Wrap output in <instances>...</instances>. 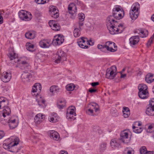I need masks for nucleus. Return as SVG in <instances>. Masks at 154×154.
<instances>
[{"label":"nucleus","instance_id":"obj_1","mask_svg":"<svg viewBox=\"0 0 154 154\" xmlns=\"http://www.w3.org/2000/svg\"><path fill=\"white\" fill-rule=\"evenodd\" d=\"M20 141L18 137L12 136L5 140V143L3 145V147L5 149L11 152L17 153L20 149V147H18Z\"/></svg>","mask_w":154,"mask_h":154},{"label":"nucleus","instance_id":"obj_2","mask_svg":"<svg viewBox=\"0 0 154 154\" xmlns=\"http://www.w3.org/2000/svg\"><path fill=\"white\" fill-rule=\"evenodd\" d=\"M120 7V6L116 5L113 9L112 15L109 16L106 19V24H108V21L112 23H116L117 21H115L114 19L119 20L122 18L124 12Z\"/></svg>","mask_w":154,"mask_h":154},{"label":"nucleus","instance_id":"obj_3","mask_svg":"<svg viewBox=\"0 0 154 154\" xmlns=\"http://www.w3.org/2000/svg\"><path fill=\"white\" fill-rule=\"evenodd\" d=\"M106 26L110 33L112 34L121 33L125 29V27L122 24H120L117 27V22L112 23L110 22H108Z\"/></svg>","mask_w":154,"mask_h":154},{"label":"nucleus","instance_id":"obj_4","mask_svg":"<svg viewBox=\"0 0 154 154\" xmlns=\"http://www.w3.org/2000/svg\"><path fill=\"white\" fill-rule=\"evenodd\" d=\"M97 48L102 51L104 52L106 49L108 51L112 52L116 51L117 49V46L115 44L112 42L108 41L106 42L104 45H98Z\"/></svg>","mask_w":154,"mask_h":154},{"label":"nucleus","instance_id":"obj_5","mask_svg":"<svg viewBox=\"0 0 154 154\" xmlns=\"http://www.w3.org/2000/svg\"><path fill=\"white\" fill-rule=\"evenodd\" d=\"M140 8V5L138 3L133 5L131 7V10L130 12V16L132 20H135L138 17L139 14L138 9Z\"/></svg>","mask_w":154,"mask_h":154},{"label":"nucleus","instance_id":"obj_6","mask_svg":"<svg viewBox=\"0 0 154 154\" xmlns=\"http://www.w3.org/2000/svg\"><path fill=\"white\" fill-rule=\"evenodd\" d=\"M117 69L116 66H113L106 70V77L109 79H112L117 74Z\"/></svg>","mask_w":154,"mask_h":154},{"label":"nucleus","instance_id":"obj_7","mask_svg":"<svg viewBox=\"0 0 154 154\" xmlns=\"http://www.w3.org/2000/svg\"><path fill=\"white\" fill-rule=\"evenodd\" d=\"M66 60V54L62 50H58L55 56V62L58 63Z\"/></svg>","mask_w":154,"mask_h":154},{"label":"nucleus","instance_id":"obj_8","mask_svg":"<svg viewBox=\"0 0 154 154\" xmlns=\"http://www.w3.org/2000/svg\"><path fill=\"white\" fill-rule=\"evenodd\" d=\"M18 15L20 19L25 21H29L32 18L31 14L24 10L20 11L18 13Z\"/></svg>","mask_w":154,"mask_h":154},{"label":"nucleus","instance_id":"obj_9","mask_svg":"<svg viewBox=\"0 0 154 154\" xmlns=\"http://www.w3.org/2000/svg\"><path fill=\"white\" fill-rule=\"evenodd\" d=\"M64 41V36L58 35L54 37L51 44L54 46L60 45Z\"/></svg>","mask_w":154,"mask_h":154},{"label":"nucleus","instance_id":"obj_10","mask_svg":"<svg viewBox=\"0 0 154 154\" xmlns=\"http://www.w3.org/2000/svg\"><path fill=\"white\" fill-rule=\"evenodd\" d=\"M32 74L31 73V71H24L21 75V78L22 81L24 82H28L32 78Z\"/></svg>","mask_w":154,"mask_h":154},{"label":"nucleus","instance_id":"obj_11","mask_svg":"<svg viewBox=\"0 0 154 154\" xmlns=\"http://www.w3.org/2000/svg\"><path fill=\"white\" fill-rule=\"evenodd\" d=\"M68 11L69 13L72 14L71 17L74 19L76 15L77 8L73 3L70 4L68 6Z\"/></svg>","mask_w":154,"mask_h":154},{"label":"nucleus","instance_id":"obj_12","mask_svg":"<svg viewBox=\"0 0 154 154\" xmlns=\"http://www.w3.org/2000/svg\"><path fill=\"white\" fill-rule=\"evenodd\" d=\"M49 13L52 17L56 18L59 17L58 10L56 7L51 6L49 8Z\"/></svg>","mask_w":154,"mask_h":154},{"label":"nucleus","instance_id":"obj_13","mask_svg":"<svg viewBox=\"0 0 154 154\" xmlns=\"http://www.w3.org/2000/svg\"><path fill=\"white\" fill-rule=\"evenodd\" d=\"M40 47L43 48H49L51 45V42L49 39H43L39 42Z\"/></svg>","mask_w":154,"mask_h":154},{"label":"nucleus","instance_id":"obj_14","mask_svg":"<svg viewBox=\"0 0 154 154\" xmlns=\"http://www.w3.org/2000/svg\"><path fill=\"white\" fill-rule=\"evenodd\" d=\"M11 78V75L10 72H5L1 76V80L4 82H9Z\"/></svg>","mask_w":154,"mask_h":154},{"label":"nucleus","instance_id":"obj_15","mask_svg":"<svg viewBox=\"0 0 154 154\" xmlns=\"http://www.w3.org/2000/svg\"><path fill=\"white\" fill-rule=\"evenodd\" d=\"M49 24L50 27L53 30L58 31L60 29V27L59 24L54 20L49 21Z\"/></svg>","mask_w":154,"mask_h":154},{"label":"nucleus","instance_id":"obj_16","mask_svg":"<svg viewBox=\"0 0 154 154\" xmlns=\"http://www.w3.org/2000/svg\"><path fill=\"white\" fill-rule=\"evenodd\" d=\"M118 140L125 144H128L130 142L131 135H120Z\"/></svg>","mask_w":154,"mask_h":154},{"label":"nucleus","instance_id":"obj_17","mask_svg":"<svg viewBox=\"0 0 154 154\" xmlns=\"http://www.w3.org/2000/svg\"><path fill=\"white\" fill-rule=\"evenodd\" d=\"M129 41L131 46L133 47L139 42V36L138 35L132 36L130 38Z\"/></svg>","mask_w":154,"mask_h":154},{"label":"nucleus","instance_id":"obj_18","mask_svg":"<svg viewBox=\"0 0 154 154\" xmlns=\"http://www.w3.org/2000/svg\"><path fill=\"white\" fill-rule=\"evenodd\" d=\"M42 89V87L40 84L39 83H36L34 85L32 90V95H35V94H33V93H36L37 91L38 92H40Z\"/></svg>","mask_w":154,"mask_h":154},{"label":"nucleus","instance_id":"obj_19","mask_svg":"<svg viewBox=\"0 0 154 154\" xmlns=\"http://www.w3.org/2000/svg\"><path fill=\"white\" fill-rule=\"evenodd\" d=\"M59 117L57 114L53 113H51L48 117L49 121L51 122H56L59 120Z\"/></svg>","mask_w":154,"mask_h":154},{"label":"nucleus","instance_id":"obj_20","mask_svg":"<svg viewBox=\"0 0 154 154\" xmlns=\"http://www.w3.org/2000/svg\"><path fill=\"white\" fill-rule=\"evenodd\" d=\"M19 62H20V65L19 66L17 65L16 67H19L20 69L22 70L26 69L29 66L28 63L25 60L23 61L20 60Z\"/></svg>","mask_w":154,"mask_h":154},{"label":"nucleus","instance_id":"obj_21","mask_svg":"<svg viewBox=\"0 0 154 154\" xmlns=\"http://www.w3.org/2000/svg\"><path fill=\"white\" fill-rule=\"evenodd\" d=\"M145 80L148 83L152 82L154 81V75L151 73H148L146 75Z\"/></svg>","mask_w":154,"mask_h":154},{"label":"nucleus","instance_id":"obj_22","mask_svg":"<svg viewBox=\"0 0 154 154\" xmlns=\"http://www.w3.org/2000/svg\"><path fill=\"white\" fill-rule=\"evenodd\" d=\"M148 91H139L138 93L140 98L144 99L147 98L148 97Z\"/></svg>","mask_w":154,"mask_h":154},{"label":"nucleus","instance_id":"obj_23","mask_svg":"<svg viewBox=\"0 0 154 154\" xmlns=\"http://www.w3.org/2000/svg\"><path fill=\"white\" fill-rule=\"evenodd\" d=\"M37 97V99H36V101L39 106L42 107H45L46 106L45 104V100L39 95Z\"/></svg>","mask_w":154,"mask_h":154},{"label":"nucleus","instance_id":"obj_24","mask_svg":"<svg viewBox=\"0 0 154 154\" xmlns=\"http://www.w3.org/2000/svg\"><path fill=\"white\" fill-rule=\"evenodd\" d=\"M146 112V114L148 116H154V107L151 106L149 104L147 108Z\"/></svg>","mask_w":154,"mask_h":154},{"label":"nucleus","instance_id":"obj_25","mask_svg":"<svg viewBox=\"0 0 154 154\" xmlns=\"http://www.w3.org/2000/svg\"><path fill=\"white\" fill-rule=\"evenodd\" d=\"M43 115L40 113L37 114L34 118L35 122L38 124H40L43 120Z\"/></svg>","mask_w":154,"mask_h":154},{"label":"nucleus","instance_id":"obj_26","mask_svg":"<svg viewBox=\"0 0 154 154\" xmlns=\"http://www.w3.org/2000/svg\"><path fill=\"white\" fill-rule=\"evenodd\" d=\"M88 107L93 110V111H94L96 112H99V109L97 105L95 103L89 104Z\"/></svg>","mask_w":154,"mask_h":154},{"label":"nucleus","instance_id":"obj_27","mask_svg":"<svg viewBox=\"0 0 154 154\" xmlns=\"http://www.w3.org/2000/svg\"><path fill=\"white\" fill-rule=\"evenodd\" d=\"M8 57L11 60H14V62L16 63L17 62H19L20 60L17 58V56L16 54L14 52L9 53L8 55Z\"/></svg>","mask_w":154,"mask_h":154},{"label":"nucleus","instance_id":"obj_28","mask_svg":"<svg viewBox=\"0 0 154 154\" xmlns=\"http://www.w3.org/2000/svg\"><path fill=\"white\" fill-rule=\"evenodd\" d=\"M66 101L63 99L59 100L57 103V107L58 108L61 109L66 106Z\"/></svg>","mask_w":154,"mask_h":154},{"label":"nucleus","instance_id":"obj_29","mask_svg":"<svg viewBox=\"0 0 154 154\" xmlns=\"http://www.w3.org/2000/svg\"><path fill=\"white\" fill-rule=\"evenodd\" d=\"M122 112L123 116L125 118H128L130 115V111L128 108L126 107H123Z\"/></svg>","mask_w":154,"mask_h":154},{"label":"nucleus","instance_id":"obj_30","mask_svg":"<svg viewBox=\"0 0 154 154\" xmlns=\"http://www.w3.org/2000/svg\"><path fill=\"white\" fill-rule=\"evenodd\" d=\"M75 106H69L67 109L66 114L69 116L70 114H72L73 115H75Z\"/></svg>","mask_w":154,"mask_h":154},{"label":"nucleus","instance_id":"obj_31","mask_svg":"<svg viewBox=\"0 0 154 154\" xmlns=\"http://www.w3.org/2000/svg\"><path fill=\"white\" fill-rule=\"evenodd\" d=\"M11 113V109L8 106L3 108L2 113L3 116L4 117H6V116L9 115Z\"/></svg>","mask_w":154,"mask_h":154},{"label":"nucleus","instance_id":"obj_32","mask_svg":"<svg viewBox=\"0 0 154 154\" xmlns=\"http://www.w3.org/2000/svg\"><path fill=\"white\" fill-rule=\"evenodd\" d=\"M134 150L131 148L129 147L125 148L123 152V154H134Z\"/></svg>","mask_w":154,"mask_h":154},{"label":"nucleus","instance_id":"obj_33","mask_svg":"<svg viewBox=\"0 0 154 154\" xmlns=\"http://www.w3.org/2000/svg\"><path fill=\"white\" fill-rule=\"evenodd\" d=\"M110 143L111 146L113 148H114L115 147H119L120 145V143L118 142L115 139L111 140Z\"/></svg>","mask_w":154,"mask_h":154},{"label":"nucleus","instance_id":"obj_34","mask_svg":"<svg viewBox=\"0 0 154 154\" xmlns=\"http://www.w3.org/2000/svg\"><path fill=\"white\" fill-rule=\"evenodd\" d=\"M25 36L26 38L29 39H33L35 37V34L34 32H28L25 34Z\"/></svg>","mask_w":154,"mask_h":154},{"label":"nucleus","instance_id":"obj_35","mask_svg":"<svg viewBox=\"0 0 154 154\" xmlns=\"http://www.w3.org/2000/svg\"><path fill=\"white\" fill-rule=\"evenodd\" d=\"M59 88L57 86H52L50 88V92L53 94L59 92Z\"/></svg>","mask_w":154,"mask_h":154},{"label":"nucleus","instance_id":"obj_36","mask_svg":"<svg viewBox=\"0 0 154 154\" xmlns=\"http://www.w3.org/2000/svg\"><path fill=\"white\" fill-rule=\"evenodd\" d=\"M140 154H151L149 151H147L146 148L145 146H143L140 149Z\"/></svg>","mask_w":154,"mask_h":154},{"label":"nucleus","instance_id":"obj_37","mask_svg":"<svg viewBox=\"0 0 154 154\" xmlns=\"http://www.w3.org/2000/svg\"><path fill=\"white\" fill-rule=\"evenodd\" d=\"M77 27L75 28L73 31V34L74 36L75 37H78L80 36L81 34L80 31Z\"/></svg>","mask_w":154,"mask_h":154},{"label":"nucleus","instance_id":"obj_38","mask_svg":"<svg viewBox=\"0 0 154 154\" xmlns=\"http://www.w3.org/2000/svg\"><path fill=\"white\" fill-rule=\"evenodd\" d=\"M147 87L145 84H141L138 86V89L139 91H144L147 90Z\"/></svg>","mask_w":154,"mask_h":154},{"label":"nucleus","instance_id":"obj_39","mask_svg":"<svg viewBox=\"0 0 154 154\" xmlns=\"http://www.w3.org/2000/svg\"><path fill=\"white\" fill-rule=\"evenodd\" d=\"M34 48V45L33 44L29 43L26 44V48L30 51H33Z\"/></svg>","mask_w":154,"mask_h":154},{"label":"nucleus","instance_id":"obj_40","mask_svg":"<svg viewBox=\"0 0 154 154\" xmlns=\"http://www.w3.org/2000/svg\"><path fill=\"white\" fill-rule=\"evenodd\" d=\"M154 131V124H152L148 125L146 131L148 133H152Z\"/></svg>","mask_w":154,"mask_h":154},{"label":"nucleus","instance_id":"obj_41","mask_svg":"<svg viewBox=\"0 0 154 154\" xmlns=\"http://www.w3.org/2000/svg\"><path fill=\"white\" fill-rule=\"evenodd\" d=\"M132 128L133 129V131L136 133H140L143 131V129L142 128L136 127L134 125L133 126Z\"/></svg>","mask_w":154,"mask_h":154},{"label":"nucleus","instance_id":"obj_42","mask_svg":"<svg viewBox=\"0 0 154 154\" xmlns=\"http://www.w3.org/2000/svg\"><path fill=\"white\" fill-rule=\"evenodd\" d=\"M139 33L141 34L140 35L141 37L144 38L146 37L148 35V32L146 30H140Z\"/></svg>","mask_w":154,"mask_h":154},{"label":"nucleus","instance_id":"obj_43","mask_svg":"<svg viewBox=\"0 0 154 154\" xmlns=\"http://www.w3.org/2000/svg\"><path fill=\"white\" fill-rule=\"evenodd\" d=\"M8 100H6L5 101L0 102V109L7 107L8 105Z\"/></svg>","mask_w":154,"mask_h":154},{"label":"nucleus","instance_id":"obj_44","mask_svg":"<svg viewBox=\"0 0 154 154\" xmlns=\"http://www.w3.org/2000/svg\"><path fill=\"white\" fill-rule=\"evenodd\" d=\"M16 121V119H14L12 120H10V119L8 120V123H9V126L10 128L11 129H13L16 128L17 125H15L14 126H12V124H14Z\"/></svg>","mask_w":154,"mask_h":154},{"label":"nucleus","instance_id":"obj_45","mask_svg":"<svg viewBox=\"0 0 154 154\" xmlns=\"http://www.w3.org/2000/svg\"><path fill=\"white\" fill-rule=\"evenodd\" d=\"M66 88L67 91H72L74 90V86L73 84H70L67 85Z\"/></svg>","mask_w":154,"mask_h":154},{"label":"nucleus","instance_id":"obj_46","mask_svg":"<svg viewBox=\"0 0 154 154\" xmlns=\"http://www.w3.org/2000/svg\"><path fill=\"white\" fill-rule=\"evenodd\" d=\"M106 143H103L100 145L99 150L100 152H103L106 149Z\"/></svg>","mask_w":154,"mask_h":154},{"label":"nucleus","instance_id":"obj_47","mask_svg":"<svg viewBox=\"0 0 154 154\" xmlns=\"http://www.w3.org/2000/svg\"><path fill=\"white\" fill-rule=\"evenodd\" d=\"M120 135H131V133L129 129L121 131Z\"/></svg>","mask_w":154,"mask_h":154},{"label":"nucleus","instance_id":"obj_48","mask_svg":"<svg viewBox=\"0 0 154 154\" xmlns=\"http://www.w3.org/2000/svg\"><path fill=\"white\" fill-rule=\"evenodd\" d=\"M77 43L79 46L82 48L86 49L88 48V45H87L85 44L82 43V42H80V41H77Z\"/></svg>","mask_w":154,"mask_h":154},{"label":"nucleus","instance_id":"obj_49","mask_svg":"<svg viewBox=\"0 0 154 154\" xmlns=\"http://www.w3.org/2000/svg\"><path fill=\"white\" fill-rule=\"evenodd\" d=\"M85 18V16L82 13H79L78 14V18L79 21H83Z\"/></svg>","mask_w":154,"mask_h":154},{"label":"nucleus","instance_id":"obj_50","mask_svg":"<svg viewBox=\"0 0 154 154\" xmlns=\"http://www.w3.org/2000/svg\"><path fill=\"white\" fill-rule=\"evenodd\" d=\"M49 0H35V2L39 4H43L48 2Z\"/></svg>","mask_w":154,"mask_h":154},{"label":"nucleus","instance_id":"obj_51","mask_svg":"<svg viewBox=\"0 0 154 154\" xmlns=\"http://www.w3.org/2000/svg\"><path fill=\"white\" fill-rule=\"evenodd\" d=\"M88 40L87 38L83 37H81L80 39H79L78 41H80V42H82V43L87 45V41Z\"/></svg>","mask_w":154,"mask_h":154},{"label":"nucleus","instance_id":"obj_52","mask_svg":"<svg viewBox=\"0 0 154 154\" xmlns=\"http://www.w3.org/2000/svg\"><path fill=\"white\" fill-rule=\"evenodd\" d=\"M76 116V114L75 115H73L72 114H70V115H69V116H68L67 115V114H66V117L68 119H71L72 120H74L76 119V118L75 117Z\"/></svg>","mask_w":154,"mask_h":154},{"label":"nucleus","instance_id":"obj_53","mask_svg":"<svg viewBox=\"0 0 154 154\" xmlns=\"http://www.w3.org/2000/svg\"><path fill=\"white\" fill-rule=\"evenodd\" d=\"M47 134L48 135H59L57 131L53 130L49 131Z\"/></svg>","mask_w":154,"mask_h":154},{"label":"nucleus","instance_id":"obj_54","mask_svg":"<svg viewBox=\"0 0 154 154\" xmlns=\"http://www.w3.org/2000/svg\"><path fill=\"white\" fill-rule=\"evenodd\" d=\"M50 137L54 140H58L60 139V135H49Z\"/></svg>","mask_w":154,"mask_h":154},{"label":"nucleus","instance_id":"obj_55","mask_svg":"<svg viewBox=\"0 0 154 154\" xmlns=\"http://www.w3.org/2000/svg\"><path fill=\"white\" fill-rule=\"evenodd\" d=\"M76 25H78L80 30H82V27L84 25L83 21H79L78 23H76Z\"/></svg>","mask_w":154,"mask_h":154},{"label":"nucleus","instance_id":"obj_56","mask_svg":"<svg viewBox=\"0 0 154 154\" xmlns=\"http://www.w3.org/2000/svg\"><path fill=\"white\" fill-rule=\"evenodd\" d=\"M86 113L87 114L91 115V116H94V115L93 114V110L89 108L86 111Z\"/></svg>","mask_w":154,"mask_h":154},{"label":"nucleus","instance_id":"obj_57","mask_svg":"<svg viewBox=\"0 0 154 154\" xmlns=\"http://www.w3.org/2000/svg\"><path fill=\"white\" fill-rule=\"evenodd\" d=\"M94 41L91 39L89 40H88L87 41V45H93L94 44Z\"/></svg>","mask_w":154,"mask_h":154},{"label":"nucleus","instance_id":"obj_58","mask_svg":"<svg viewBox=\"0 0 154 154\" xmlns=\"http://www.w3.org/2000/svg\"><path fill=\"white\" fill-rule=\"evenodd\" d=\"M149 104L151 106L154 107V98H152L150 100Z\"/></svg>","mask_w":154,"mask_h":154},{"label":"nucleus","instance_id":"obj_59","mask_svg":"<svg viewBox=\"0 0 154 154\" xmlns=\"http://www.w3.org/2000/svg\"><path fill=\"white\" fill-rule=\"evenodd\" d=\"M6 100H8L3 97H0V102L5 101Z\"/></svg>","mask_w":154,"mask_h":154},{"label":"nucleus","instance_id":"obj_60","mask_svg":"<svg viewBox=\"0 0 154 154\" xmlns=\"http://www.w3.org/2000/svg\"><path fill=\"white\" fill-rule=\"evenodd\" d=\"M88 91L91 93H92L96 92L97 91V90L93 89L90 88L89 89Z\"/></svg>","mask_w":154,"mask_h":154},{"label":"nucleus","instance_id":"obj_61","mask_svg":"<svg viewBox=\"0 0 154 154\" xmlns=\"http://www.w3.org/2000/svg\"><path fill=\"white\" fill-rule=\"evenodd\" d=\"M99 84L98 82H94L91 83V85L93 87H95Z\"/></svg>","mask_w":154,"mask_h":154},{"label":"nucleus","instance_id":"obj_62","mask_svg":"<svg viewBox=\"0 0 154 154\" xmlns=\"http://www.w3.org/2000/svg\"><path fill=\"white\" fill-rule=\"evenodd\" d=\"M3 18L1 14L0 13V24H2L3 23Z\"/></svg>","mask_w":154,"mask_h":154},{"label":"nucleus","instance_id":"obj_63","mask_svg":"<svg viewBox=\"0 0 154 154\" xmlns=\"http://www.w3.org/2000/svg\"><path fill=\"white\" fill-rule=\"evenodd\" d=\"M94 130L95 131H97L99 129V127L97 126H94L93 128Z\"/></svg>","mask_w":154,"mask_h":154},{"label":"nucleus","instance_id":"obj_64","mask_svg":"<svg viewBox=\"0 0 154 154\" xmlns=\"http://www.w3.org/2000/svg\"><path fill=\"white\" fill-rule=\"evenodd\" d=\"M60 154H68V152L65 150H61L60 152Z\"/></svg>","mask_w":154,"mask_h":154}]
</instances>
